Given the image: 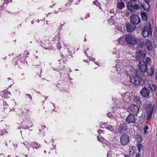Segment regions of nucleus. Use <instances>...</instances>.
Wrapping results in <instances>:
<instances>
[{"mask_svg": "<svg viewBox=\"0 0 157 157\" xmlns=\"http://www.w3.org/2000/svg\"><path fill=\"white\" fill-rule=\"evenodd\" d=\"M124 157H132L131 155L129 154H126L124 155Z\"/></svg>", "mask_w": 157, "mask_h": 157, "instance_id": "58836bf2", "label": "nucleus"}, {"mask_svg": "<svg viewBox=\"0 0 157 157\" xmlns=\"http://www.w3.org/2000/svg\"><path fill=\"white\" fill-rule=\"evenodd\" d=\"M106 129L109 130L111 132H113V129L111 125H108L106 127Z\"/></svg>", "mask_w": 157, "mask_h": 157, "instance_id": "7c9ffc66", "label": "nucleus"}, {"mask_svg": "<svg viewBox=\"0 0 157 157\" xmlns=\"http://www.w3.org/2000/svg\"><path fill=\"white\" fill-rule=\"evenodd\" d=\"M86 38H85V39H84V41H86Z\"/></svg>", "mask_w": 157, "mask_h": 157, "instance_id": "338daca9", "label": "nucleus"}, {"mask_svg": "<svg viewBox=\"0 0 157 157\" xmlns=\"http://www.w3.org/2000/svg\"><path fill=\"white\" fill-rule=\"evenodd\" d=\"M140 93L142 97L146 98L150 94V90L146 86H144L140 91Z\"/></svg>", "mask_w": 157, "mask_h": 157, "instance_id": "ddd939ff", "label": "nucleus"}, {"mask_svg": "<svg viewBox=\"0 0 157 157\" xmlns=\"http://www.w3.org/2000/svg\"><path fill=\"white\" fill-rule=\"evenodd\" d=\"M146 54L143 51H139L136 53V61H143Z\"/></svg>", "mask_w": 157, "mask_h": 157, "instance_id": "423d86ee", "label": "nucleus"}, {"mask_svg": "<svg viewBox=\"0 0 157 157\" xmlns=\"http://www.w3.org/2000/svg\"><path fill=\"white\" fill-rule=\"evenodd\" d=\"M51 13H48V14H47V17H48V15L49 14H51Z\"/></svg>", "mask_w": 157, "mask_h": 157, "instance_id": "bf43d9fd", "label": "nucleus"}, {"mask_svg": "<svg viewBox=\"0 0 157 157\" xmlns=\"http://www.w3.org/2000/svg\"><path fill=\"white\" fill-rule=\"evenodd\" d=\"M120 143L123 145L127 144L129 142V136L125 134L122 135L120 137Z\"/></svg>", "mask_w": 157, "mask_h": 157, "instance_id": "9d476101", "label": "nucleus"}, {"mask_svg": "<svg viewBox=\"0 0 157 157\" xmlns=\"http://www.w3.org/2000/svg\"><path fill=\"white\" fill-rule=\"evenodd\" d=\"M145 44L146 49L147 50L150 51L152 49V44L149 40L146 39V40Z\"/></svg>", "mask_w": 157, "mask_h": 157, "instance_id": "a211bd4d", "label": "nucleus"}, {"mask_svg": "<svg viewBox=\"0 0 157 157\" xmlns=\"http://www.w3.org/2000/svg\"><path fill=\"white\" fill-rule=\"evenodd\" d=\"M106 125L107 124L106 123H101L100 124V127L102 128H104L106 127Z\"/></svg>", "mask_w": 157, "mask_h": 157, "instance_id": "2f4dec72", "label": "nucleus"}, {"mask_svg": "<svg viewBox=\"0 0 157 157\" xmlns=\"http://www.w3.org/2000/svg\"><path fill=\"white\" fill-rule=\"evenodd\" d=\"M133 24L129 23H127L126 25V29L127 32H132L135 30L136 26Z\"/></svg>", "mask_w": 157, "mask_h": 157, "instance_id": "4468645a", "label": "nucleus"}, {"mask_svg": "<svg viewBox=\"0 0 157 157\" xmlns=\"http://www.w3.org/2000/svg\"><path fill=\"white\" fill-rule=\"evenodd\" d=\"M128 127L127 124L125 122L121 123L119 126V129L120 130L119 132H121L123 131L126 130L127 129Z\"/></svg>", "mask_w": 157, "mask_h": 157, "instance_id": "2eb2a0df", "label": "nucleus"}, {"mask_svg": "<svg viewBox=\"0 0 157 157\" xmlns=\"http://www.w3.org/2000/svg\"><path fill=\"white\" fill-rule=\"evenodd\" d=\"M139 71H136L135 74L133 77L130 78V81L135 85H138L140 84L142 81L141 77L143 73L146 72L147 70V64L144 61L139 62L138 65Z\"/></svg>", "mask_w": 157, "mask_h": 157, "instance_id": "f257e3e1", "label": "nucleus"}, {"mask_svg": "<svg viewBox=\"0 0 157 157\" xmlns=\"http://www.w3.org/2000/svg\"><path fill=\"white\" fill-rule=\"evenodd\" d=\"M103 132V130H101L100 129H99V134L101 133H102V132Z\"/></svg>", "mask_w": 157, "mask_h": 157, "instance_id": "8fccbe9b", "label": "nucleus"}, {"mask_svg": "<svg viewBox=\"0 0 157 157\" xmlns=\"http://www.w3.org/2000/svg\"><path fill=\"white\" fill-rule=\"evenodd\" d=\"M152 29L151 24H149V25H146L143 28L142 34L144 37H146L148 36H152Z\"/></svg>", "mask_w": 157, "mask_h": 157, "instance_id": "7ed1b4c3", "label": "nucleus"}, {"mask_svg": "<svg viewBox=\"0 0 157 157\" xmlns=\"http://www.w3.org/2000/svg\"><path fill=\"white\" fill-rule=\"evenodd\" d=\"M9 3V0H4V4H7Z\"/></svg>", "mask_w": 157, "mask_h": 157, "instance_id": "c03bdc74", "label": "nucleus"}, {"mask_svg": "<svg viewBox=\"0 0 157 157\" xmlns=\"http://www.w3.org/2000/svg\"><path fill=\"white\" fill-rule=\"evenodd\" d=\"M89 51V49H88L87 50H86L85 51H84V52L85 53V54L87 56H88V54H87V53H89L88 52ZM88 54L89 55H90V54L89 53H88Z\"/></svg>", "mask_w": 157, "mask_h": 157, "instance_id": "a19ab883", "label": "nucleus"}, {"mask_svg": "<svg viewBox=\"0 0 157 157\" xmlns=\"http://www.w3.org/2000/svg\"><path fill=\"white\" fill-rule=\"evenodd\" d=\"M109 12L110 13H113L114 11V10L113 9H111L110 10Z\"/></svg>", "mask_w": 157, "mask_h": 157, "instance_id": "49530a36", "label": "nucleus"}, {"mask_svg": "<svg viewBox=\"0 0 157 157\" xmlns=\"http://www.w3.org/2000/svg\"><path fill=\"white\" fill-rule=\"evenodd\" d=\"M144 45V43L142 42H140L139 46L141 48H143V46Z\"/></svg>", "mask_w": 157, "mask_h": 157, "instance_id": "ea45409f", "label": "nucleus"}, {"mask_svg": "<svg viewBox=\"0 0 157 157\" xmlns=\"http://www.w3.org/2000/svg\"><path fill=\"white\" fill-rule=\"evenodd\" d=\"M31 145L32 147L33 148V149H37L39 148L40 146V144H38L35 142H33Z\"/></svg>", "mask_w": 157, "mask_h": 157, "instance_id": "a878e982", "label": "nucleus"}, {"mask_svg": "<svg viewBox=\"0 0 157 157\" xmlns=\"http://www.w3.org/2000/svg\"><path fill=\"white\" fill-rule=\"evenodd\" d=\"M143 21H146L147 19V13L144 12H143L140 13Z\"/></svg>", "mask_w": 157, "mask_h": 157, "instance_id": "5701e85b", "label": "nucleus"}, {"mask_svg": "<svg viewBox=\"0 0 157 157\" xmlns=\"http://www.w3.org/2000/svg\"><path fill=\"white\" fill-rule=\"evenodd\" d=\"M130 19L131 23L135 25L138 24L140 22V19L137 15H134L131 16Z\"/></svg>", "mask_w": 157, "mask_h": 157, "instance_id": "1a4fd4ad", "label": "nucleus"}, {"mask_svg": "<svg viewBox=\"0 0 157 157\" xmlns=\"http://www.w3.org/2000/svg\"><path fill=\"white\" fill-rule=\"evenodd\" d=\"M64 47L66 48H64V50L62 52V55L63 56H65L67 57H72L71 52L69 50V48H70V45H67L64 44Z\"/></svg>", "mask_w": 157, "mask_h": 157, "instance_id": "9b49d317", "label": "nucleus"}, {"mask_svg": "<svg viewBox=\"0 0 157 157\" xmlns=\"http://www.w3.org/2000/svg\"><path fill=\"white\" fill-rule=\"evenodd\" d=\"M41 46L45 49L48 50L49 51L53 49V47L52 46L51 44L48 42H47L45 44L43 43Z\"/></svg>", "mask_w": 157, "mask_h": 157, "instance_id": "f3484780", "label": "nucleus"}, {"mask_svg": "<svg viewBox=\"0 0 157 157\" xmlns=\"http://www.w3.org/2000/svg\"><path fill=\"white\" fill-rule=\"evenodd\" d=\"M26 147H27V148L28 149V150H29V146H28V145H27Z\"/></svg>", "mask_w": 157, "mask_h": 157, "instance_id": "864d4df0", "label": "nucleus"}, {"mask_svg": "<svg viewBox=\"0 0 157 157\" xmlns=\"http://www.w3.org/2000/svg\"><path fill=\"white\" fill-rule=\"evenodd\" d=\"M29 128V127L28 126H27L25 128V129H28Z\"/></svg>", "mask_w": 157, "mask_h": 157, "instance_id": "680f3d73", "label": "nucleus"}, {"mask_svg": "<svg viewBox=\"0 0 157 157\" xmlns=\"http://www.w3.org/2000/svg\"><path fill=\"white\" fill-rule=\"evenodd\" d=\"M125 40L126 43L131 45L135 44L137 42L136 38L132 34H128L125 36Z\"/></svg>", "mask_w": 157, "mask_h": 157, "instance_id": "f03ea898", "label": "nucleus"}, {"mask_svg": "<svg viewBox=\"0 0 157 157\" xmlns=\"http://www.w3.org/2000/svg\"><path fill=\"white\" fill-rule=\"evenodd\" d=\"M31 22L32 24L34 23L33 21H32Z\"/></svg>", "mask_w": 157, "mask_h": 157, "instance_id": "0e129e2a", "label": "nucleus"}, {"mask_svg": "<svg viewBox=\"0 0 157 157\" xmlns=\"http://www.w3.org/2000/svg\"><path fill=\"white\" fill-rule=\"evenodd\" d=\"M42 128H43V129H44V128H45V127L44 126H42Z\"/></svg>", "mask_w": 157, "mask_h": 157, "instance_id": "052dcab7", "label": "nucleus"}, {"mask_svg": "<svg viewBox=\"0 0 157 157\" xmlns=\"http://www.w3.org/2000/svg\"><path fill=\"white\" fill-rule=\"evenodd\" d=\"M148 126L147 125H145L144 126L143 129L144 130H147L148 129Z\"/></svg>", "mask_w": 157, "mask_h": 157, "instance_id": "37998d69", "label": "nucleus"}, {"mask_svg": "<svg viewBox=\"0 0 157 157\" xmlns=\"http://www.w3.org/2000/svg\"><path fill=\"white\" fill-rule=\"evenodd\" d=\"M137 147L138 151L139 152H140L141 151L143 150V145L141 144H139L137 145Z\"/></svg>", "mask_w": 157, "mask_h": 157, "instance_id": "cd10ccee", "label": "nucleus"}, {"mask_svg": "<svg viewBox=\"0 0 157 157\" xmlns=\"http://www.w3.org/2000/svg\"><path fill=\"white\" fill-rule=\"evenodd\" d=\"M154 68L152 67H151L150 68H148V69H147L146 71L148 75L151 76L154 74Z\"/></svg>", "mask_w": 157, "mask_h": 157, "instance_id": "aec40b11", "label": "nucleus"}, {"mask_svg": "<svg viewBox=\"0 0 157 157\" xmlns=\"http://www.w3.org/2000/svg\"><path fill=\"white\" fill-rule=\"evenodd\" d=\"M85 18H87L90 17V14H88L87 15L85 16Z\"/></svg>", "mask_w": 157, "mask_h": 157, "instance_id": "de8ad7c7", "label": "nucleus"}, {"mask_svg": "<svg viewBox=\"0 0 157 157\" xmlns=\"http://www.w3.org/2000/svg\"><path fill=\"white\" fill-rule=\"evenodd\" d=\"M125 121L128 124L134 123L136 121V118L134 115L129 114L126 117Z\"/></svg>", "mask_w": 157, "mask_h": 157, "instance_id": "f8f14e48", "label": "nucleus"}, {"mask_svg": "<svg viewBox=\"0 0 157 157\" xmlns=\"http://www.w3.org/2000/svg\"><path fill=\"white\" fill-rule=\"evenodd\" d=\"M136 141L139 144L141 143L142 141V136L140 134H137L136 137Z\"/></svg>", "mask_w": 157, "mask_h": 157, "instance_id": "393cba45", "label": "nucleus"}, {"mask_svg": "<svg viewBox=\"0 0 157 157\" xmlns=\"http://www.w3.org/2000/svg\"><path fill=\"white\" fill-rule=\"evenodd\" d=\"M146 62L147 64L149 65L151 63V59L149 57H147L146 59Z\"/></svg>", "mask_w": 157, "mask_h": 157, "instance_id": "72a5a7b5", "label": "nucleus"}, {"mask_svg": "<svg viewBox=\"0 0 157 157\" xmlns=\"http://www.w3.org/2000/svg\"><path fill=\"white\" fill-rule=\"evenodd\" d=\"M104 140V138L101 136L100 137L99 135V141L101 142V141H103Z\"/></svg>", "mask_w": 157, "mask_h": 157, "instance_id": "c9c22d12", "label": "nucleus"}, {"mask_svg": "<svg viewBox=\"0 0 157 157\" xmlns=\"http://www.w3.org/2000/svg\"><path fill=\"white\" fill-rule=\"evenodd\" d=\"M155 79H157V76H155Z\"/></svg>", "mask_w": 157, "mask_h": 157, "instance_id": "774afa93", "label": "nucleus"}, {"mask_svg": "<svg viewBox=\"0 0 157 157\" xmlns=\"http://www.w3.org/2000/svg\"><path fill=\"white\" fill-rule=\"evenodd\" d=\"M149 87L151 91H155L156 89V86L153 84H150L149 85Z\"/></svg>", "mask_w": 157, "mask_h": 157, "instance_id": "bb28decb", "label": "nucleus"}, {"mask_svg": "<svg viewBox=\"0 0 157 157\" xmlns=\"http://www.w3.org/2000/svg\"><path fill=\"white\" fill-rule=\"evenodd\" d=\"M93 3L94 5H95L97 6H98V2L97 0H96L93 2Z\"/></svg>", "mask_w": 157, "mask_h": 157, "instance_id": "e433bc0d", "label": "nucleus"}, {"mask_svg": "<svg viewBox=\"0 0 157 157\" xmlns=\"http://www.w3.org/2000/svg\"><path fill=\"white\" fill-rule=\"evenodd\" d=\"M80 1V0H68V4L70 5L74 4L77 5Z\"/></svg>", "mask_w": 157, "mask_h": 157, "instance_id": "b1692460", "label": "nucleus"}, {"mask_svg": "<svg viewBox=\"0 0 157 157\" xmlns=\"http://www.w3.org/2000/svg\"><path fill=\"white\" fill-rule=\"evenodd\" d=\"M8 79L10 80V84H10V86H11L12 85V84L13 83V80L11 79V78H8Z\"/></svg>", "mask_w": 157, "mask_h": 157, "instance_id": "79ce46f5", "label": "nucleus"}, {"mask_svg": "<svg viewBox=\"0 0 157 157\" xmlns=\"http://www.w3.org/2000/svg\"><path fill=\"white\" fill-rule=\"evenodd\" d=\"M140 4L141 9H143L144 10L148 12L150 11V6L149 2L147 1L146 2H142L141 1L140 2Z\"/></svg>", "mask_w": 157, "mask_h": 157, "instance_id": "0eeeda50", "label": "nucleus"}, {"mask_svg": "<svg viewBox=\"0 0 157 157\" xmlns=\"http://www.w3.org/2000/svg\"><path fill=\"white\" fill-rule=\"evenodd\" d=\"M125 3L123 0L118 1L117 3V8L119 10H121L125 7Z\"/></svg>", "mask_w": 157, "mask_h": 157, "instance_id": "dca6fc26", "label": "nucleus"}, {"mask_svg": "<svg viewBox=\"0 0 157 157\" xmlns=\"http://www.w3.org/2000/svg\"><path fill=\"white\" fill-rule=\"evenodd\" d=\"M54 13H55V14H57L58 13V12L56 10H54Z\"/></svg>", "mask_w": 157, "mask_h": 157, "instance_id": "5fc2aeb1", "label": "nucleus"}, {"mask_svg": "<svg viewBox=\"0 0 157 157\" xmlns=\"http://www.w3.org/2000/svg\"><path fill=\"white\" fill-rule=\"evenodd\" d=\"M140 108L135 105L132 104L129 105L128 109V111L130 114L136 115L139 113Z\"/></svg>", "mask_w": 157, "mask_h": 157, "instance_id": "20e7f679", "label": "nucleus"}, {"mask_svg": "<svg viewBox=\"0 0 157 157\" xmlns=\"http://www.w3.org/2000/svg\"><path fill=\"white\" fill-rule=\"evenodd\" d=\"M106 116L109 118L114 119L115 118L113 116L112 114L110 112H109L107 114H106Z\"/></svg>", "mask_w": 157, "mask_h": 157, "instance_id": "c85d7f7f", "label": "nucleus"}, {"mask_svg": "<svg viewBox=\"0 0 157 157\" xmlns=\"http://www.w3.org/2000/svg\"><path fill=\"white\" fill-rule=\"evenodd\" d=\"M27 95L29 96V98L31 99H32V98H31V96L29 94H27Z\"/></svg>", "mask_w": 157, "mask_h": 157, "instance_id": "4d7b16f0", "label": "nucleus"}, {"mask_svg": "<svg viewBox=\"0 0 157 157\" xmlns=\"http://www.w3.org/2000/svg\"><path fill=\"white\" fill-rule=\"evenodd\" d=\"M136 157H140V154L138 153H136Z\"/></svg>", "mask_w": 157, "mask_h": 157, "instance_id": "a18cd8bd", "label": "nucleus"}, {"mask_svg": "<svg viewBox=\"0 0 157 157\" xmlns=\"http://www.w3.org/2000/svg\"><path fill=\"white\" fill-rule=\"evenodd\" d=\"M90 59L92 61H94L92 64V67L94 69L96 68H97V67H96L95 66H97L98 65V62L97 61L95 62V59L93 57H91L90 58Z\"/></svg>", "mask_w": 157, "mask_h": 157, "instance_id": "4be33fe9", "label": "nucleus"}, {"mask_svg": "<svg viewBox=\"0 0 157 157\" xmlns=\"http://www.w3.org/2000/svg\"><path fill=\"white\" fill-rule=\"evenodd\" d=\"M22 56H23V55H21L17 56V58L19 59V60L21 61V62L23 60H25V57H22Z\"/></svg>", "mask_w": 157, "mask_h": 157, "instance_id": "473e14b6", "label": "nucleus"}, {"mask_svg": "<svg viewBox=\"0 0 157 157\" xmlns=\"http://www.w3.org/2000/svg\"><path fill=\"white\" fill-rule=\"evenodd\" d=\"M56 37L54 38H53V41H55V40H56Z\"/></svg>", "mask_w": 157, "mask_h": 157, "instance_id": "6e6d98bb", "label": "nucleus"}, {"mask_svg": "<svg viewBox=\"0 0 157 157\" xmlns=\"http://www.w3.org/2000/svg\"><path fill=\"white\" fill-rule=\"evenodd\" d=\"M144 133L145 134H147L148 133V132L147 131V130H144Z\"/></svg>", "mask_w": 157, "mask_h": 157, "instance_id": "603ef678", "label": "nucleus"}, {"mask_svg": "<svg viewBox=\"0 0 157 157\" xmlns=\"http://www.w3.org/2000/svg\"><path fill=\"white\" fill-rule=\"evenodd\" d=\"M11 95V93L7 90H5L0 92V99L1 100L7 99Z\"/></svg>", "mask_w": 157, "mask_h": 157, "instance_id": "6e6552de", "label": "nucleus"}, {"mask_svg": "<svg viewBox=\"0 0 157 157\" xmlns=\"http://www.w3.org/2000/svg\"><path fill=\"white\" fill-rule=\"evenodd\" d=\"M107 157H114V153L112 151H109L107 154Z\"/></svg>", "mask_w": 157, "mask_h": 157, "instance_id": "c756f323", "label": "nucleus"}, {"mask_svg": "<svg viewBox=\"0 0 157 157\" xmlns=\"http://www.w3.org/2000/svg\"><path fill=\"white\" fill-rule=\"evenodd\" d=\"M29 110H27V109L26 110V112L27 113V112H29Z\"/></svg>", "mask_w": 157, "mask_h": 157, "instance_id": "69168bd1", "label": "nucleus"}, {"mask_svg": "<svg viewBox=\"0 0 157 157\" xmlns=\"http://www.w3.org/2000/svg\"><path fill=\"white\" fill-rule=\"evenodd\" d=\"M139 6L138 4H135V3L134 2V5H133V9H134L136 10H138L139 8Z\"/></svg>", "mask_w": 157, "mask_h": 157, "instance_id": "f704fd0d", "label": "nucleus"}, {"mask_svg": "<svg viewBox=\"0 0 157 157\" xmlns=\"http://www.w3.org/2000/svg\"><path fill=\"white\" fill-rule=\"evenodd\" d=\"M134 101L137 105L139 106L141 104L140 101V98L139 96H135L134 98Z\"/></svg>", "mask_w": 157, "mask_h": 157, "instance_id": "412c9836", "label": "nucleus"}, {"mask_svg": "<svg viewBox=\"0 0 157 157\" xmlns=\"http://www.w3.org/2000/svg\"><path fill=\"white\" fill-rule=\"evenodd\" d=\"M150 0H143V1H142V2H147V1L148 2H150Z\"/></svg>", "mask_w": 157, "mask_h": 157, "instance_id": "09e8293b", "label": "nucleus"}, {"mask_svg": "<svg viewBox=\"0 0 157 157\" xmlns=\"http://www.w3.org/2000/svg\"><path fill=\"white\" fill-rule=\"evenodd\" d=\"M134 2L129 1L127 4V7L130 11H132L133 10V5Z\"/></svg>", "mask_w": 157, "mask_h": 157, "instance_id": "6ab92c4d", "label": "nucleus"}, {"mask_svg": "<svg viewBox=\"0 0 157 157\" xmlns=\"http://www.w3.org/2000/svg\"><path fill=\"white\" fill-rule=\"evenodd\" d=\"M136 0H129V1L134 2Z\"/></svg>", "mask_w": 157, "mask_h": 157, "instance_id": "13d9d810", "label": "nucleus"}, {"mask_svg": "<svg viewBox=\"0 0 157 157\" xmlns=\"http://www.w3.org/2000/svg\"><path fill=\"white\" fill-rule=\"evenodd\" d=\"M57 48L60 49L61 48V45L60 43H58L57 45Z\"/></svg>", "mask_w": 157, "mask_h": 157, "instance_id": "4c0bfd02", "label": "nucleus"}, {"mask_svg": "<svg viewBox=\"0 0 157 157\" xmlns=\"http://www.w3.org/2000/svg\"><path fill=\"white\" fill-rule=\"evenodd\" d=\"M2 6H0V10L2 9Z\"/></svg>", "mask_w": 157, "mask_h": 157, "instance_id": "e2e57ef3", "label": "nucleus"}, {"mask_svg": "<svg viewBox=\"0 0 157 157\" xmlns=\"http://www.w3.org/2000/svg\"><path fill=\"white\" fill-rule=\"evenodd\" d=\"M155 105H154L153 107H152V105L151 104H148L146 109V111L147 116V117L146 119L147 120L150 119L151 117L152 114L153 113V111L154 108L155 107Z\"/></svg>", "mask_w": 157, "mask_h": 157, "instance_id": "39448f33", "label": "nucleus"}, {"mask_svg": "<svg viewBox=\"0 0 157 157\" xmlns=\"http://www.w3.org/2000/svg\"><path fill=\"white\" fill-rule=\"evenodd\" d=\"M114 19V17L113 16H111L109 20V21L111 20H112Z\"/></svg>", "mask_w": 157, "mask_h": 157, "instance_id": "3c124183", "label": "nucleus"}]
</instances>
